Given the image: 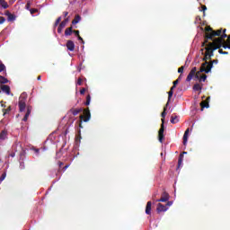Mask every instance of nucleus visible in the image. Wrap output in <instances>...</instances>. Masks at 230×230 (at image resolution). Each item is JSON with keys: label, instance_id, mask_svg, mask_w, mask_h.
Instances as JSON below:
<instances>
[{"label": "nucleus", "instance_id": "nucleus-14", "mask_svg": "<svg viewBox=\"0 0 230 230\" xmlns=\"http://www.w3.org/2000/svg\"><path fill=\"white\" fill-rule=\"evenodd\" d=\"M83 111H84V109L82 108H79V109L72 108L69 111V112H71L73 116H78V114H80V112H83Z\"/></svg>", "mask_w": 230, "mask_h": 230}, {"label": "nucleus", "instance_id": "nucleus-13", "mask_svg": "<svg viewBox=\"0 0 230 230\" xmlns=\"http://www.w3.org/2000/svg\"><path fill=\"white\" fill-rule=\"evenodd\" d=\"M32 109L33 108L31 106H27V111L22 119V121H28V118H30V114H31Z\"/></svg>", "mask_w": 230, "mask_h": 230}, {"label": "nucleus", "instance_id": "nucleus-19", "mask_svg": "<svg viewBox=\"0 0 230 230\" xmlns=\"http://www.w3.org/2000/svg\"><path fill=\"white\" fill-rule=\"evenodd\" d=\"M188 134H190V128H187L183 135V145L186 146L188 143Z\"/></svg>", "mask_w": 230, "mask_h": 230}, {"label": "nucleus", "instance_id": "nucleus-47", "mask_svg": "<svg viewBox=\"0 0 230 230\" xmlns=\"http://www.w3.org/2000/svg\"><path fill=\"white\" fill-rule=\"evenodd\" d=\"M179 84V80H175L173 83H172V85H174V87H177V84Z\"/></svg>", "mask_w": 230, "mask_h": 230}, {"label": "nucleus", "instance_id": "nucleus-48", "mask_svg": "<svg viewBox=\"0 0 230 230\" xmlns=\"http://www.w3.org/2000/svg\"><path fill=\"white\" fill-rule=\"evenodd\" d=\"M78 40H81L82 44H84V39L79 36H77Z\"/></svg>", "mask_w": 230, "mask_h": 230}, {"label": "nucleus", "instance_id": "nucleus-34", "mask_svg": "<svg viewBox=\"0 0 230 230\" xmlns=\"http://www.w3.org/2000/svg\"><path fill=\"white\" fill-rule=\"evenodd\" d=\"M203 60H204L205 62H209V61H208V60H211V58L207 54V52H205V56H204V58H203Z\"/></svg>", "mask_w": 230, "mask_h": 230}, {"label": "nucleus", "instance_id": "nucleus-33", "mask_svg": "<svg viewBox=\"0 0 230 230\" xmlns=\"http://www.w3.org/2000/svg\"><path fill=\"white\" fill-rule=\"evenodd\" d=\"M10 111H12V107L10 106L7 109H3L4 116H6Z\"/></svg>", "mask_w": 230, "mask_h": 230}, {"label": "nucleus", "instance_id": "nucleus-6", "mask_svg": "<svg viewBox=\"0 0 230 230\" xmlns=\"http://www.w3.org/2000/svg\"><path fill=\"white\" fill-rule=\"evenodd\" d=\"M79 128H84V127L82 126V121L87 123V121L91 119V111L89 110V108L83 110V114L79 116Z\"/></svg>", "mask_w": 230, "mask_h": 230}, {"label": "nucleus", "instance_id": "nucleus-59", "mask_svg": "<svg viewBox=\"0 0 230 230\" xmlns=\"http://www.w3.org/2000/svg\"><path fill=\"white\" fill-rule=\"evenodd\" d=\"M0 94H1V91H0Z\"/></svg>", "mask_w": 230, "mask_h": 230}, {"label": "nucleus", "instance_id": "nucleus-54", "mask_svg": "<svg viewBox=\"0 0 230 230\" xmlns=\"http://www.w3.org/2000/svg\"><path fill=\"white\" fill-rule=\"evenodd\" d=\"M175 87H177V86H175V85L172 84V86L171 87L170 91H172V92H173V89H175Z\"/></svg>", "mask_w": 230, "mask_h": 230}, {"label": "nucleus", "instance_id": "nucleus-40", "mask_svg": "<svg viewBox=\"0 0 230 230\" xmlns=\"http://www.w3.org/2000/svg\"><path fill=\"white\" fill-rule=\"evenodd\" d=\"M5 22H6V19L3 16H0V24H4Z\"/></svg>", "mask_w": 230, "mask_h": 230}, {"label": "nucleus", "instance_id": "nucleus-22", "mask_svg": "<svg viewBox=\"0 0 230 230\" xmlns=\"http://www.w3.org/2000/svg\"><path fill=\"white\" fill-rule=\"evenodd\" d=\"M80 21H82V17L80 16V14H76L75 16V19L72 21V24H78Z\"/></svg>", "mask_w": 230, "mask_h": 230}, {"label": "nucleus", "instance_id": "nucleus-37", "mask_svg": "<svg viewBox=\"0 0 230 230\" xmlns=\"http://www.w3.org/2000/svg\"><path fill=\"white\" fill-rule=\"evenodd\" d=\"M29 12L31 13V15H33V13H37V12H39V9H35V8H33V9H29Z\"/></svg>", "mask_w": 230, "mask_h": 230}, {"label": "nucleus", "instance_id": "nucleus-10", "mask_svg": "<svg viewBox=\"0 0 230 230\" xmlns=\"http://www.w3.org/2000/svg\"><path fill=\"white\" fill-rule=\"evenodd\" d=\"M67 22H69V18H66L63 22H60L58 28V33H62V30H64V27L67 25Z\"/></svg>", "mask_w": 230, "mask_h": 230}, {"label": "nucleus", "instance_id": "nucleus-39", "mask_svg": "<svg viewBox=\"0 0 230 230\" xmlns=\"http://www.w3.org/2000/svg\"><path fill=\"white\" fill-rule=\"evenodd\" d=\"M4 179H6V172H4L1 177H0V182H3V181H4Z\"/></svg>", "mask_w": 230, "mask_h": 230}, {"label": "nucleus", "instance_id": "nucleus-57", "mask_svg": "<svg viewBox=\"0 0 230 230\" xmlns=\"http://www.w3.org/2000/svg\"><path fill=\"white\" fill-rule=\"evenodd\" d=\"M2 107H4H4H6V105H4V104H2Z\"/></svg>", "mask_w": 230, "mask_h": 230}, {"label": "nucleus", "instance_id": "nucleus-42", "mask_svg": "<svg viewBox=\"0 0 230 230\" xmlns=\"http://www.w3.org/2000/svg\"><path fill=\"white\" fill-rule=\"evenodd\" d=\"M178 73H181V74L184 73V66L179 67L178 68Z\"/></svg>", "mask_w": 230, "mask_h": 230}, {"label": "nucleus", "instance_id": "nucleus-27", "mask_svg": "<svg viewBox=\"0 0 230 230\" xmlns=\"http://www.w3.org/2000/svg\"><path fill=\"white\" fill-rule=\"evenodd\" d=\"M193 91H202V86L199 84H195L193 85Z\"/></svg>", "mask_w": 230, "mask_h": 230}, {"label": "nucleus", "instance_id": "nucleus-3", "mask_svg": "<svg viewBox=\"0 0 230 230\" xmlns=\"http://www.w3.org/2000/svg\"><path fill=\"white\" fill-rule=\"evenodd\" d=\"M219 37H222V29L214 31L212 32H207L205 33V40L202 43V47L204 48V46H206V44H208L209 42V40H212V42H214L215 40H217Z\"/></svg>", "mask_w": 230, "mask_h": 230}, {"label": "nucleus", "instance_id": "nucleus-52", "mask_svg": "<svg viewBox=\"0 0 230 230\" xmlns=\"http://www.w3.org/2000/svg\"><path fill=\"white\" fill-rule=\"evenodd\" d=\"M178 80L179 82L182 80V75H180L179 77L176 79Z\"/></svg>", "mask_w": 230, "mask_h": 230}, {"label": "nucleus", "instance_id": "nucleus-53", "mask_svg": "<svg viewBox=\"0 0 230 230\" xmlns=\"http://www.w3.org/2000/svg\"><path fill=\"white\" fill-rule=\"evenodd\" d=\"M67 15H69L68 12H64V17H67Z\"/></svg>", "mask_w": 230, "mask_h": 230}, {"label": "nucleus", "instance_id": "nucleus-55", "mask_svg": "<svg viewBox=\"0 0 230 230\" xmlns=\"http://www.w3.org/2000/svg\"><path fill=\"white\" fill-rule=\"evenodd\" d=\"M41 76L40 75H39L38 77H37V80H41Z\"/></svg>", "mask_w": 230, "mask_h": 230}, {"label": "nucleus", "instance_id": "nucleus-49", "mask_svg": "<svg viewBox=\"0 0 230 230\" xmlns=\"http://www.w3.org/2000/svg\"><path fill=\"white\" fill-rule=\"evenodd\" d=\"M9 157H15V153L12 152L11 154H9Z\"/></svg>", "mask_w": 230, "mask_h": 230}, {"label": "nucleus", "instance_id": "nucleus-25", "mask_svg": "<svg viewBox=\"0 0 230 230\" xmlns=\"http://www.w3.org/2000/svg\"><path fill=\"white\" fill-rule=\"evenodd\" d=\"M73 31H73V27L72 26L69 27V28H66V31H65V35L66 37H68L69 35H72Z\"/></svg>", "mask_w": 230, "mask_h": 230}, {"label": "nucleus", "instance_id": "nucleus-31", "mask_svg": "<svg viewBox=\"0 0 230 230\" xmlns=\"http://www.w3.org/2000/svg\"><path fill=\"white\" fill-rule=\"evenodd\" d=\"M205 34L206 33H213V31H214V30H213V28H211L210 26H207L206 28H205Z\"/></svg>", "mask_w": 230, "mask_h": 230}, {"label": "nucleus", "instance_id": "nucleus-38", "mask_svg": "<svg viewBox=\"0 0 230 230\" xmlns=\"http://www.w3.org/2000/svg\"><path fill=\"white\" fill-rule=\"evenodd\" d=\"M218 53H219L220 55H229V52L224 51L222 49H219Z\"/></svg>", "mask_w": 230, "mask_h": 230}, {"label": "nucleus", "instance_id": "nucleus-41", "mask_svg": "<svg viewBox=\"0 0 230 230\" xmlns=\"http://www.w3.org/2000/svg\"><path fill=\"white\" fill-rule=\"evenodd\" d=\"M82 82H84V80H82V78L79 77V78L77 79L76 85H82Z\"/></svg>", "mask_w": 230, "mask_h": 230}, {"label": "nucleus", "instance_id": "nucleus-4", "mask_svg": "<svg viewBox=\"0 0 230 230\" xmlns=\"http://www.w3.org/2000/svg\"><path fill=\"white\" fill-rule=\"evenodd\" d=\"M168 107V102L166 103V105L164 108V111L162 112L161 116H162V124H161V128L158 131V140L160 143H163L164 139V118H166V109Z\"/></svg>", "mask_w": 230, "mask_h": 230}, {"label": "nucleus", "instance_id": "nucleus-16", "mask_svg": "<svg viewBox=\"0 0 230 230\" xmlns=\"http://www.w3.org/2000/svg\"><path fill=\"white\" fill-rule=\"evenodd\" d=\"M146 215H152V201H148L146 206Z\"/></svg>", "mask_w": 230, "mask_h": 230}, {"label": "nucleus", "instance_id": "nucleus-26", "mask_svg": "<svg viewBox=\"0 0 230 230\" xmlns=\"http://www.w3.org/2000/svg\"><path fill=\"white\" fill-rule=\"evenodd\" d=\"M31 4H33V0H28L27 4L25 5L26 10H31Z\"/></svg>", "mask_w": 230, "mask_h": 230}, {"label": "nucleus", "instance_id": "nucleus-21", "mask_svg": "<svg viewBox=\"0 0 230 230\" xmlns=\"http://www.w3.org/2000/svg\"><path fill=\"white\" fill-rule=\"evenodd\" d=\"M184 154H188L187 152H183L180 154L179 159H178V168L182 164V159H184Z\"/></svg>", "mask_w": 230, "mask_h": 230}, {"label": "nucleus", "instance_id": "nucleus-11", "mask_svg": "<svg viewBox=\"0 0 230 230\" xmlns=\"http://www.w3.org/2000/svg\"><path fill=\"white\" fill-rule=\"evenodd\" d=\"M156 211L157 213H163L164 211H168V207H166V205H163L159 203L157 206Z\"/></svg>", "mask_w": 230, "mask_h": 230}, {"label": "nucleus", "instance_id": "nucleus-32", "mask_svg": "<svg viewBox=\"0 0 230 230\" xmlns=\"http://www.w3.org/2000/svg\"><path fill=\"white\" fill-rule=\"evenodd\" d=\"M172 96H173V92L172 90H170L168 92V102H167V103H170V100H172Z\"/></svg>", "mask_w": 230, "mask_h": 230}, {"label": "nucleus", "instance_id": "nucleus-15", "mask_svg": "<svg viewBox=\"0 0 230 230\" xmlns=\"http://www.w3.org/2000/svg\"><path fill=\"white\" fill-rule=\"evenodd\" d=\"M0 89H1V91H3V93H5V94L10 95L11 91H10V86L9 85L1 84Z\"/></svg>", "mask_w": 230, "mask_h": 230}, {"label": "nucleus", "instance_id": "nucleus-56", "mask_svg": "<svg viewBox=\"0 0 230 230\" xmlns=\"http://www.w3.org/2000/svg\"><path fill=\"white\" fill-rule=\"evenodd\" d=\"M36 154H39V149H35Z\"/></svg>", "mask_w": 230, "mask_h": 230}, {"label": "nucleus", "instance_id": "nucleus-36", "mask_svg": "<svg viewBox=\"0 0 230 230\" xmlns=\"http://www.w3.org/2000/svg\"><path fill=\"white\" fill-rule=\"evenodd\" d=\"M60 21H62V17H61V16H59V17L56 20L54 26L57 27L58 24H60Z\"/></svg>", "mask_w": 230, "mask_h": 230}, {"label": "nucleus", "instance_id": "nucleus-18", "mask_svg": "<svg viewBox=\"0 0 230 230\" xmlns=\"http://www.w3.org/2000/svg\"><path fill=\"white\" fill-rule=\"evenodd\" d=\"M171 123L172 125H175V123H179V116H177L176 114H172L171 116Z\"/></svg>", "mask_w": 230, "mask_h": 230}, {"label": "nucleus", "instance_id": "nucleus-58", "mask_svg": "<svg viewBox=\"0 0 230 230\" xmlns=\"http://www.w3.org/2000/svg\"><path fill=\"white\" fill-rule=\"evenodd\" d=\"M0 163H1V158H0Z\"/></svg>", "mask_w": 230, "mask_h": 230}, {"label": "nucleus", "instance_id": "nucleus-43", "mask_svg": "<svg viewBox=\"0 0 230 230\" xmlns=\"http://www.w3.org/2000/svg\"><path fill=\"white\" fill-rule=\"evenodd\" d=\"M73 33H75V37H78L80 35V31H73Z\"/></svg>", "mask_w": 230, "mask_h": 230}, {"label": "nucleus", "instance_id": "nucleus-23", "mask_svg": "<svg viewBox=\"0 0 230 230\" xmlns=\"http://www.w3.org/2000/svg\"><path fill=\"white\" fill-rule=\"evenodd\" d=\"M5 15H7L8 21H15V15L12 14L9 11L5 12Z\"/></svg>", "mask_w": 230, "mask_h": 230}, {"label": "nucleus", "instance_id": "nucleus-51", "mask_svg": "<svg viewBox=\"0 0 230 230\" xmlns=\"http://www.w3.org/2000/svg\"><path fill=\"white\" fill-rule=\"evenodd\" d=\"M67 168H69V164H66V165H65V166L63 167L64 172H66V170H67Z\"/></svg>", "mask_w": 230, "mask_h": 230}, {"label": "nucleus", "instance_id": "nucleus-1", "mask_svg": "<svg viewBox=\"0 0 230 230\" xmlns=\"http://www.w3.org/2000/svg\"><path fill=\"white\" fill-rule=\"evenodd\" d=\"M200 73H202L200 72V68L199 71H197L196 66L192 67L189 75H187L186 82H191L193 78H195L196 80H199V82H206V80L208 79V75H206V74L200 75Z\"/></svg>", "mask_w": 230, "mask_h": 230}, {"label": "nucleus", "instance_id": "nucleus-7", "mask_svg": "<svg viewBox=\"0 0 230 230\" xmlns=\"http://www.w3.org/2000/svg\"><path fill=\"white\" fill-rule=\"evenodd\" d=\"M26 94L22 93L19 99L18 106L20 112H24L26 110Z\"/></svg>", "mask_w": 230, "mask_h": 230}, {"label": "nucleus", "instance_id": "nucleus-8", "mask_svg": "<svg viewBox=\"0 0 230 230\" xmlns=\"http://www.w3.org/2000/svg\"><path fill=\"white\" fill-rule=\"evenodd\" d=\"M226 29L222 30L221 37L217 38L216 40H214V41L221 44V46H224V44L226 43V39L229 37L227 34H226Z\"/></svg>", "mask_w": 230, "mask_h": 230}, {"label": "nucleus", "instance_id": "nucleus-45", "mask_svg": "<svg viewBox=\"0 0 230 230\" xmlns=\"http://www.w3.org/2000/svg\"><path fill=\"white\" fill-rule=\"evenodd\" d=\"M201 8H202L203 13H205L206 10H208V7L206 5H202Z\"/></svg>", "mask_w": 230, "mask_h": 230}, {"label": "nucleus", "instance_id": "nucleus-12", "mask_svg": "<svg viewBox=\"0 0 230 230\" xmlns=\"http://www.w3.org/2000/svg\"><path fill=\"white\" fill-rule=\"evenodd\" d=\"M66 49L68 51H75V42L71 40L66 41Z\"/></svg>", "mask_w": 230, "mask_h": 230}, {"label": "nucleus", "instance_id": "nucleus-28", "mask_svg": "<svg viewBox=\"0 0 230 230\" xmlns=\"http://www.w3.org/2000/svg\"><path fill=\"white\" fill-rule=\"evenodd\" d=\"M0 4L2 8H4V9L8 8V3H6V1L4 0H0Z\"/></svg>", "mask_w": 230, "mask_h": 230}, {"label": "nucleus", "instance_id": "nucleus-29", "mask_svg": "<svg viewBox=\"0 0 230 230\" xmlns=\"http://www.w3.org/2000/svg\"><path fill=\"white\" fill-rule=\"evenodd\" d=\"M0 84H8V79L3 75H0Z\"/></svg>", "mask_w": 230, "mask_h": 230}, {"label": "nucleus", "instance_id": "nucleus-9", "mask_svg": "<svg viewBox=\"0 0 230 230\" xmlns=\"http://www.w3.org/2000/svg\"><path fill=\"white\" fill-rule=\"evenodd\" d=\"M170 200V194L168 192L164 191L162 193L161 199H157L156 202H168Z\"/></svg>", "mask_w": 230, "mask_h": 230}, {"label": "nucleus", "instance_id": "nucleus-46", "mask_svg": "<svg viewBox=\"0 0 230 230\" xmlns=\"http://www.w3.org/2000/svg\"><path fill=\"white\" fill-rule=\"evenodd\" d=\"M172 204H173V201H168L165 206H166V208H170V206H172Z\"/></svg>", "mask_w": 230, "mask_h": 230}, {"label": "nucleus", "instance_id": "nucleus-44", "mask_svg": "<svg viewBox=\"0 0 230 230\" xmlns=\"http://www.w3.org/2000/svg\"><path fill=\"white\" fill-rule=\"evenodd\" d=\"M85 91H87V89L82 88V89L80 90V94H85Z\"/></svg>", "mask_w": 230, "mask_h": 230}, {"label": "nucleus", "instance_id": "nucleus-30", "mask_svg": "<svg viewBox=\"0 0 230 230\" xmlns=\"http://www.w3.org/2000/svg\"><path fill=\"white\" fill-rule=\"evenodd\" d=\"M84 105H86V106L91 105V94H88L86 96V102H84Z\"/></svg>", "mask_w": 230, "mask_h": 230}, {"label": "nucleus", "instance_id": "nucleus-5", "mask_svg": "<svg viewBox=\"0 0 230 230\" xmlns=\"http://www.w3.org/2000/svg\"><path fill=\"white\" fill-rule=\"evenodd\" d=\"M213 64H218V59H214L211 62H204L200 66V73H211V69H213Z\"/></svg>", "mask_w": 230, "mask_h": 230}, {"label": "nucleus", "instance_id": "nucleus-17", "mask_svg": "<svg viewBox=\"0 0 230 230\" xmlns=\"http://www.w3.org/2000/svg\"><path fill=\"white\" fill-rule=\"evenodd\" d=\"M226 39L227 40H225V43H223L222 48H224V49H230V35H228Z\"/></svg>", "mask_w": 230, "mask_h": 230}, {"label": "nucleus", "instance_id": "nucleus-24", "mask_svg": "<svg viewBox=\"0 0 230 230\" xmlns=\"http://www.w3.org/2000/svg\"><path fill=\"white\" fill-rule=\"evenodd\" d=\"M7 136H8V132L6 130H3L0 133V139L4 141V139H6Z\"/></svg>", "mask_w": 230, "mask_h": 230}, {"label": "nucleus", "instance_id": "nucleus-20", "mask_svg": "<svg viewBox=\"0 0 230 230\" xmlns=\"http://www.w3.org/2000/svg\"><path fill=\"white\" fill-rule=\"evenodd\" d=\"M201 111H204V109L209 108V102L208 101H202L200 102Z\"/></svg>", "mask_w": 230, "mask_h": 230}, {"label": "nucleus", "instance_id": "nucleus-50", "mask_svg": "<svg viewBox=\"0 0 230 230\" xmlns=\"http://www.w3.org/2000/svg\"><path fill=\"white\" fill-rule=\"evenodd\" d=\"M58 164L59 168H62V166H64V163H62V162H58Z\"/></svg>", "mask_w": 230, "mask_h": 230}, {"label": "nucleus", "instance_id": "nucleus-35", "mask_svg": "<svg viewBox=\"0 0 230 230\" xmlns=\"http://www.w3.org/2000/svg\"><path fill=\"white\" fill-rule=\"evenodd\" d=\"M6 70V66H4V64L0 63V73H3V71Z\"/></svg>", "mask_w": 230, "mask_h": 230}, {"label": "nucleus", "instance_id": "nucleus-2", "mask_svg": "<svg viewBox=\"0 0 230 230\" xmlns=\"http://www.w3.org/2000/svg\"><path fill=\"white\" fill-rule=\"evenodd\" d=\"M205 46H207L205 48V50H206L205 53H207L208 57H210V58L214 57L215 55L214 52L216 51V49H220V48H222V45L215 40L211 42L208 41V43L205 44Z\"/></svg>", "mask_w": 230, "mask_h": 230}]
</instances>
